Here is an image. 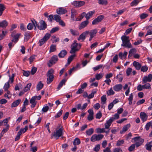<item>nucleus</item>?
Returning a JSON list of instances; mask_svg holds the SVG:
<instances>
[{
    "label": "nucleus",
    "instance_id": "43",
    "mask_svg": "<svg viewBox=\"0 0 152 152\" xmlns=\"http://www.w3.org/2000/svg\"><path fill=\"white\" fill-rule=\"evenodd\" d=\"M97 91L95 90H93L92 91L91 93L88 96V98L91 99L94 96V95L96 93Z\"/></svg>",
    "mask_w": 152,
    "mask_h": 152
},
{
    "label": "nucleus",
    "instance_id": "26",
    "mask_svg": "<svg viewBox=\"0 0 152 152\" xmlns=\"http://www.w3.org/2000/svg\"><path fill=\"white\" fill-rule=\"evenodd\" d=\"M20 35V34H17L15 35L13 37V39L12 40V42H14L15 43L17 42Z\"/></svg>",
    "mask_w": 152,
    "mask_h": 152
},
{
    "label": "nucleus",
    "instance_id": "55",
    "mask_svg": "<svg viewBox=\"0 0 152 152\" xmlns=\"http://www.w3.org/2000/svg\"><path fill=\"white\" fill-rule=\"evenodd\" d=\"M59 28L58 27H56L52 28L50 31V32L51 34L59 30Z\"/></svg>",
    "mask_w": 152,
    "mask_h": 152
},
{
    "label": "nucleus",
    "instance_id": "29",
    "mask_svg": "<svg viewBox=\"0 0 152 152\" xmlns=\"http://www.w3.org/2000/svg\"><path fill=\"white\" fill-rule=\"evenodd\" d=\"M66 81V80L65 79H63L61 80V81L59 83L57 87V89H58V90L60 89L62 86L63 85H64L65 84V83Z\"/></svg>",
    "mask_w": 152,
    "mask_h": 152
},
{
    "label": "nucleus",
    "instance_id": "11",
    "mask_svg": "<svg viewBox=\"0 0 152 152\" xmlns=\"http://www.w3.org/2000/svg\"><path fill=\"white\" fill-rule=\"evenodd\" d=\"M104 16L103 15H100L98 16L92 22V24L93 25L97 24L99 22H101L104 18Z\"/></svg>",
    "mask_w": 152,
    "mask_h": 152
},
{
    "label": "nucleus",
    "instance_id": "3",
    "mask_svg": "<svg viewBox=\"0 0 152 152\" xmlns=\"http://www.w3.org/2000/svg\"><path fill=\"white\" fill-rule=\"evenodd\" d=\"M54 70L53 69L49 70L47 74V83L48 84H49L51 83L53 80L54 75H53Z\"/></svg>",
    "mask_w": 152,
    "mask_h": 152
},
{
    "label": "nucleus",
    "instance_id": "17",
    "mask_svg": "<svg viewBox=\"0 0 152 152\" xmlns=\"http://www.w3.org/2000/svg\"><path fill=\"white\" fill-rule=\"evenodd\" d=\"M113 121V120L112 118H110L109 120L107 121L104 124L105 128L106 129H109Z\"/></svg>",
    "mask_w": 152,
    "mask_h": 152
},
{
    "label": "nucleus",
    "instance_id": "46",
    "mask_svg": "<svg viewBox=\"0 0 152 152\" xmlns=\"http://www.w3.org/2000/svg\"><path fill=\"white\" fill-rule=\"evenodd\" d=\"M136 51H137L136 49L134 48L130 49L129 52V57L130 56H132L133 54L136 53Z\"/></svg>",
    "mask_w": 152,
    "mask_h": 152
},
{
    "label": "nucleus",
    "instance_id": "54",
    "mask_svg": "<svg viewBox=\"0 0 152 152\" xmlns=\"http://www.w3.org/2000/svg\"><path fill=\"white\" fill-rule=\"evenodd\" d=\"M115 94L114 92L113 91L112 88H110V89L107 92V94L108 96L113 95Z\"/></svg>",
    "mask_w": 152,
    "mask_h": 152
},
{
    "label": "nucleus",
    "instance_id": "51",
    "mask_svg": "<svg viewBox=\"0 0 152 152\" xmlns=\"http://www.w3.org/2000/svg\"><path fill=\"white\" fill-rule=\"evenodd\" d=\"M7 31H2V33L0 35V40L2 39L6 35Z\"/></svg>",
    "mask_w": 152,
    "mask_h": 152
},
{
    "label": "nucleus",
    "instance_id": "57",
    "mask_svg": "<svg viewBox=\"0 0 152 152\" xmlns=\"http://www.w3.org/2000/svg\"><path fill=\"white\" fill-rule=\"evenodd\" d=\"M141 71L143 72H146L148 70V67L146 66H143L140 68Z\"/></svg>",
    "mask_w": 152,
    "mask_h": 152
},
{
    "label": "nucleus",
    "instance_id": "42",
    "mask_svg": "<svg viewBox=\"0 0 152 152\" xmlns=\"http://www.w3.org/2000/svg\"><path fill=\"white\" fill-rule=\"evenodd\" d=\"M76 55L75 54H73L71 55L69 57L68 59L67 64H69L72 61L74 57Z\"/></svg>",
    "mask_w": 152,
    "mask_h": 152
},
{
    "label": "nucleus",
    "instance_id": "4",
    "mask_svg": "<svg viewBox=\"0 0 152 152\" xmlns=\"http://www.w3.org/2000/svg\"><path fill=\"white\" fill-rule=\"evenodd\" d=\"M132 140H134L135 142L134 144L136 147H138L142 144L144 142V139L140 138V136L136 137L132 139Z\"/></svg>",
    "mask_w": 152,
    "mask_h": 152
},
{
    "label": "nucleus",
    "instance_id": "6",
    "mask_svg": "<svg viewBox=\"0 0 152 152\" xmlns=\"http://www.w3.org/2000/svg\"><path fill=\"white\" fill-rule=\"evenodd\" d=\"M63 129L60 128L59 129L56 130V132H54L53 134H52L51 138H52L53 137H54L56 138V139H58L60 137L63 135Z\"/></svg>",
    "mask_w": 152,
    "mask_h": 152
},
{
    "label": "nucleus",
    "instance_id": "56",
    "mask_svg": "<svg viewBox=\"0 0 152 152\" xmlns=\"http://www.w3.org/2000/svg\"><path fill=\"white\" fill-rule=\"evenodd\" d=\"M9 87L10 84L9 82H7V83H5L4 85L3 88L4 89V91H7L8 89L9 88Z\"/></svg>",
    "mask_w": 152,
    "mask_h": 152
},
{
    "label": "nucleus",
    "instance_id": "33",
    "mask_svg": "<svg viewBox=\"0 0 152 152\" xmlns=\"http://www.w3.org/2000/svg\"><path fill=\"white\" fill-rule=\"evenodd\" d=\"M8 25V23L6 20H3L0 22V27L2 28H6Z\"/></svg>",
    "mask_w": 152,
    "mask_h": 152
},
{
    "label": "nucleus",
    "instance_id": "59",
    "mask_svg": "<svg viewBox=\"0 0 152 152\" xmlns=\"http://www.w3.org/2000/svg\"><path fill=\"white\" fill-rule=\"evenodd\" d=\"M103 76V74L100 73L99 74H97L96 75V79L97 80H99Z\"/></svg>",
    "mask_w": 152,
    "mask_h": 152
},
{
    "label": "nucleus",
    "instance_id": "36",
    "mask_svg": "<svg viewBox=\"0 0 152 152\" xmlns=\"http://www.w3.org/2000/svg\"><path fill=\"white\" fill-rule=\"evenodd\" d=\"M86 12H83L80 14L79 16V18H77L76 19V21H80L85 16Z\"/></svg>",
    "mask_w": 152,
    "mask_h": 152
},
{
    "label": "nucleus",
    "instance_id": "14",
    "mask_svg": "<svg viewBox=\"0 0 152 152\" xmlns=\"http://www.w3.org/2000/svg\"><path fill=\"white\" fill-rule=\"evenodd\" d=\"M85 2L84 1H75L73 2L72 4L76 7H79L84 5Z\"/></svg>",
    "mask_w": 152,
    "mask_h": 152
},
{
    "label": "nucleus",
    "instance_id": "38",
    "mask_svg": "<svg viewBox=\"0 0 152 152\" xmlns=\"http://www.w3.org/2000/svg\"><path fill=\"white\" fill-rule=\"evenodd\" d=\"M56 50V45H52L50 47V52H53Z\"/></svg>",
    "mask_w": 152,
    "mask_h": 152
},
{
    "label": "nucleus",
    "instance_id": "50",
    "mask_svg": "<svg viewBox=\"0 0 152 152\" xmlns=\"http://www.w3.org/2000/svg\"><path fill=\"white\" fill-rule=\"evenodd\" d=\"M54 20L58 22L61 20V17L57 15H54Z\"/></svg>",
    "mask_w": 152,
    "mask_h": 152
},
{
    "label": "nucleus",
    "instance_id": "49",
    "mask_svg": "<svg viewBox=\"0 0 152 152\" xmlns=\"http://www.w3.org/2000/svg\"><path fill=\"white\" fill-rule=\"evenodd\" d=\"M98 3L100 4L106 5L107 4V0H99Z\"/></svg>",
    "mask_w": 152,
    "mask_h": 152
},
{
    "label": "nucleus",
    "instance_id": "8",
    "mask_svg": "<svg viewBox=\"0 0 152 152\" xmlns=\"http://www.w3.org/2000/svg\"><path fill=\"white\" fill-rule=\"evenodd\" d=\"M89 33V31H86L83 32L77 38V40L79 41L81 40L82 42L85 39L86 37Z\"/></svg>",
    "mask_w": 152,
    "mask_h": 152
},
{
    "label": "nucleus",
    "instance_id": "48",
    "mask_svg": "<svg viewBox=\"0 0 152 152\" xmlns=\"http://www.w3.org/2000/svg\"><path fill=\"white\" fill-rule=\"evenodd\" d=\"M143 88L144 89H150L151 88V85L149 83H147L143 85Z\"/></svg>",
    "mask_w": 152,
    "mask_h": 152
},
{
    "label": "nucleus",
    "instance_id": "44",
    "mask_svg": "<svg viewBox=\"0 0 152 152\" xmlns=\"http://www.w3.org/2000/svg\"><path fill=\"white\" fill-rule=\"evenodd\" d=\"M115 78L118 80L119 82H121L123 79V77L122 76L121 74L119 73V74L118 75L116 76Z\"/></svg>",
    "mask_w": 152,
    "mask_h": 152
},
{
    "label": "nucleus",
    "instance_id": "52",
    "mask_svg": "<svg viewBox=\"0 0 152 152\" xmlns=\"http://www.w3.org/2000/svg\"><path fill=\"white\" fill-rule=\"evenodd\" d=\"M10 77L9 80L8 82H9V83L10 82L12 83L14 81V78L15 77V75L14 74H12L11 77L10 75H9Z\"/></svg>",
    "mask_w": 152,
    "mask_h": 152
},
{
    "label": "nucleus",
    "instance_id": "47",
    "mask_svg": "<svg viewBox=\"0 0 152 152\" xmlns=\"http://www.w3.org/2000/svg\"><path fill=\"white\" fill-rule=\"evenodd\" d=\"M133 99V95L132 93H131V94H130V95L128 98L129 104V105H132Z\"/></svg>",
    "mask_w": 152,
    "mask_h": 152
},
{
    "label": "nucleus",
    "instance_id": "30",
    "mask_svg": "<svg viewBox=\"0 0 152 152\" xmlns=\"http://www.w3.org/2000/svg\"><path fill=\"white\" fill-rule=\"evenodd\" d=\"M152 147V141H151L146 144L145 148L147 150L150 151L151 150Z\"/></svg>",
    "mask_w": 152,
    "mask_h": 152
},
{
    "label": "nucleus",
    "instance_id": "35",
    "mask_svg": "<svg viewBox=\"0 0 152 152\" xmlns=\"http://www.w3.org/2000/svg\"><path fill=\"white\" fill-rule=\"evenodd\" d=\"M94 130L93 128H91L87 130L86 131V134L89 136L91 135L94 133Z\"/></svg>",
    "mask_w": 152,
    "mask_h": 152
},
{
    "label": "nucleus",
    "instance_id": "32",
    "mask_svg": "<svg viewBox=\"0 0 152 152\" xmlns=\"http://www.w3.org/2000/svg\"><path fill=\"white\" fill-rule=\"evenodd\" d=\"M97 33V29H94L92 30L89 31V34H90V36H92L94 37L96 36V34Z\"/></svg>",
    "mask_w": 152,
    "mask_h": 152
},
{
    "label": "nucleus",
    "instance_id": "10",
    "mask_svg": "<svg viewBox=\"0 0 152 152\" xmlns=\"http://www.w3.org/2000/svg\"><path fill=\"white\" fill-rule=\"evenodd\" d=\"M152 79V74H150L148 76H145L142 80V84H144L147 82H150Z\"/></svg>",
    "mask_w": 152,
    "mask_h": 152
},
{
    "label": "nucleus",
    "instance_id": "5",
    "mask_svg": "<svg viewBox=\"0 0 152 152\" xmlns=\"http://www.w3.org/2000/svg\"><path fill=\"white\" fill-rule=\"evenodd\" d=\"M104 137V135L102 134H94L91 138V141L92 142L99 141L102 139Z\"/></svg>",
    "mask_w": 152,
    "mask_h": 152
},
{
    "label": "nucleus",
    "instance_id": "39",
    "mask_svg": "<svg viewBox=\"0 0 152 152\" xmlns=\"http://www.w3.org/2000/svg\"><path fill=\"white\" fill-rule=\"evenodd\" d=\"M107 100L106 96L105 95H103L101 97V103L102 104H104L106 103Z\"/></svg>",
    "mask_w": 152,
    "mask_h": 152
},
{
    "label": "nucleus",
    "instance_id": "23",
    "mask_svg": "<svg viewBox=\"0 0 152 152\" xmlns=\"http://www.w3.org/2000/svg\"><path fill=\"white\" fill-rule=\"evenodd\" d=\"M95 11H90L86 14L85 17L86 20H88L92 16V15L94 13Z\"/></svg>",
    "mask_w": 152,
    "mask_h": 152
},
{
    "label": "nucleus",
    "instance_id": "62",
    "mask_svg": "<svg viewBox=\"0 0 152 152\" xmlns=\"http://www.w3.org/2000/svg\"><path fill=\"white\" fill-rule=\"evenodd\" d=\"M113 116V117H112L110 118V119H113V121L115 119H118V118H119V114L118 113H116Z\"/></svg>",
    "mask_w": 152,
    "mask_h": 152
},
{
    "label": "nucleus",
    "instance_id": "24",
    "mask_svg": "<svg viewBox=\"0 0 152 152\" xmlns=\"http://www.w3.org/2000/svg\"><path fill=\"white\" fill-rule=\"evenodd\" d=\"M67 53V52L66 50H62L58 54V56L60 58H64Z\"/></svg>",
    "mask_w": 152,
    "mask_h": 152
},
{
    "label": "nucleus",
    "instance_id": "22",
    "mask_svg": "<svg viewBox=\"0 0 152 152\" xmlns=\"http://www.w3.org/2000/svg\"><path fill=\"white\" fill-rule=\"evenodd\" d=\"M130 126V124H129L125 125L123 128L120 131L121 134H122L127 131Z\"/></svg>",
    "mask_w": 152,
    "mask_h": 152
},
{
    "label": "nucleus",
    "instance_id": "60",
    "mask_svg": "<svg viewBox=\"0 0 152 152\" xmlns=\"http://www.w3.org/2000/svg\"><path fill=\"white\" fill-rule=\"evenodd\" d=\"M21 134V133L20 131H19L18 132L17 135L15 138V141H18L20 139V136Z\"/></svg>",
    "mask_w": 152,
    "mask_h": 152
},
{
    "label": "nucleus",
    "instance_id": "19",
    "mask_svg": "<svg viewBox=\"0 0 152 152\" xmlns=\"http://www.w3.org/2000/svg\"><path fill=\"white\" fill-rule=\"evenodd\" d=\"M31 37V34L30 32H26L24 34L25 41H27L28 39Z\"/></svg>",
    "mask_w": 152,
    "mask_h": 152
},
{
    "label": "nucleus",
    "instance_id": "15",
    "mask_svg": "<svg viewBox=\"0 0 152 152\" xmlns=\"http://www.w3.org/2000/svg\"><path fill=\"white\" fill-rule=\"evenodd\" d=\"M140 117L143 122L147 120L148 115L145 113L141 112L140 114Z\"/></svg>",
    "mask_w": 152,
    "mask_h": 152
},
{
    "label": "nucleus",
    "instance_id": "31",
    "mask_svg": "<svg viewBox=\"0 0 152 152\" xmlns=\"http://www.w3.org/2000/svg\"><path fill=\"white\" fill-rule=\"evenodd\" d=\"M21 101L20 99H18L14 102L12 104L11 106L12 107H15L18 106L20 104Z\"/></svg>",
    "mask_w": 152,
    "mask_h": 152
},
{
    "label": "nucleus",
    "instance_id": "40",
    "mask_svg": "<svg viewBox=\"0 0 152 152\" xmlns=\"http://www.w3.org/2000/svg\"><path fill=\"white\" fill-rule=\"evenodd\" d=\"M80 143V139L78 138H75L73 142V144L74 145H78Z\"/></svg>",
    "mask_w": 152,
    "mask_h": 152
},
{
    "label": "nucleus",
    "instance_id": "7",
    "mask_svg": "<svg viewBox=\"0 0 152 152\" xmlns=\"http://www.w3.org/2000/svg\"><path fill=\"white\" fill-rule=\"evenodd\" d=\"M50 36L51 35L50 34H46L44 37L39 40V45L41 46L43 45L49 39Z\"/></svg>",
    "mask_w": 152,
    "mask_h": 152
},
{
    "label": "nucleus",
    "instance_id": "58",
    "mask_svg": "<svg viewBox=\"0 0 152 152\" xmlns=\"http://www.w3.org/2000/svg\"><path fill=\"white\" fill-rule=\"evenodd\" d=\"M106 129L105 128H103L102 129L98 128L96 129V132L97 133H102L105 132V129Z\"/></svg>",
    "mask_w": 152,
    "mask_h": 152
},
{
    "label": "nucleus",
    "instance_id": "25",
    "mask_svg": "<svg viewBox=\"0 0 152 152\" xmlns=\"http://www.w3.org/2000/svg\"><path fill=\"white\" fill-rule=\"evenodd\" d=\"M70 32L71 34L74 36H77L79 35L80 33L77 30L70 29Z\"/></svg>",
    "mask_w": 152,
    "mask_h": 152
},
{
    "label": "nucleus",
    "instance_id": "21",
    "mask_svg": "<svg viewBox=\"0 0 152 152\" xmlns=\"http://www.w3.org/2000/svg\"><path fill=\"white\" fill-rule=\"evenodd\" d=\"M30 103L31 104V107H34L37 104V102L36 101V99L35 97H32L30 100Z\"/></svg>",
    "mask_w": 152,
    "mask_h": 152
},
{
    "label": "nucleus",
    "instance_id": "27",
    "mask_svg": "<svg viewBox=\"0 0 152 152\" xmlns=\"http://www.w3.org/2000/svg\"><path fill=\"white\" fill-rule=\"evenodd\" d=\"M77 11L75 9H72L71 12V19L73 21H74L75 19L74 17L75 16L76 13H77Z\"/></svg>",
    "mask_w": 152,
    "mask_h": 152
},
{
    "label": "nucleus",
    "instance_id": "34",
    "mask_svg": "<svg viewBox=\"0 0 152 152\" xmlns=\"http://www.w3.org/2000/svg\"><path fill=\"white\" fill-rule=\"evenodd\" d=\"M43 86V84L42 83L41 81H39L37 86V91H39L42 88Z\"/></svg>",
    "mask_w": 152,
    "mask_h": 152
},
{
    "label": "nucleus",
    "instance_id": "61",
    "mask_svg": "<svg viewBox=\"0 0 152 152\" xmlns=\"http://www.w3.org/2000/svg\"><path fill=\"white\" fill-rule=\"evenodd\" d=\"M124 141L123 140H118L117 141L116 145L118 146H119L124 143Z\"/></svg>",
    "mask_w": 152,
    "mask_h": 152
},
{
    "label": "nucleus",
    "instance_id": "28",
    "mask_svg": "<svg viewBox=\"0 0 152 152\" xmlns=\"http://www.w3.org/2000/svg\"><path fill=\"white\" fill-rule=\"evenodd\" d=\"M57 12L58 14H64L66 12V11L64 9L60 8L57 10Z\"/></svg>",
    "mask_w": 152,
    "mask_h": 152
},
{
    "label": "nucleus",
    "instance_id": "63",
    "mask_svg": "<svg viewBox=\"0 0 152 152\" xmlns=\"http://www.w3.org/2000/svg\"><path fill=\"white\" fill-rule=\"evenodd\" d=\"M135 146L136 145L135 144H132L129 147L128 149L129 151L130 152L132 151L134 149Z\"/></svg>",
    "mask_w": 152,
    "mask_h": 152
},
{
    "label": "nucleus",
    "instance_id": "20",
    "mask_svg": "<svg viewBox=\"0 0 152 152\" xmlns=\"http://www.w3.org/2000/svg\"><path fill=\"white\" fill-rule=\"evenodd\" d=\"M123 87L122 85L121 84H117L113 86V89L116 91H120Z\"/></svg>",
    "mask_w": 152,
    "mask_h": 152
},
{
    "label": "nucleus",
    "instance_id": "2",
    "mask_svg": "<svg viewBox=\"0 0 152 152\" xmlns=\"http://www.w3.org/2000/svg\"><path fill=\"white\" fill-rule=\"evenodd\" d=\"M81 44L77 43V41L75 40L71 46V50L70 51V53L73 54L79 51L81 48Z\"/></svg>",
    "mask_w": 152,
    "mask_h": 152
},
{
    "label": "nucleus",
    "instance_id": "64",
    "mask_svg": "<svg viewBox=\"0 0 152 152\" xmlns=\"http://www.w3.org/2000/svg\"><path fill=\"white\" fill-rule=\"evenodd\" d=\"M113 152H123V151L121 148H115Z\"/></svg>",
    "mask_w": 152,
    "mask_h": 152
},
{
    "label": "nucleus",
    "instance_id": "41",
    "mask_svg": "<svg viewBox=\"0 0 152 152\" xmlns=\"http://www.w3.org/2000/svg\"><path fill=\"white\" fill-rule=\"evenodd\" d=\"M31 23L32 24V25L34 27V29H36V27H37V26H38V24L37 23V21L34 19H31Z\"/></svg>",
    "mask_w": 152,
    "mask_h": 152
},
{
    "label": "nucleus",
    "instance_id": "18",
    "mask_svg": "<svg viewBox=\"0 0 152 152\" xmlns=\"http://www.w3.org/2000/svg\"><path fill=\"white\" fill-rule=\"evenodd\" d=\"M133 64L136 69L138 70L140 69L142 66L139 63L136 61L133 62Z\"/></svg>",
    "mask_w": 152,
    "mask_h": 152
},
{
    "label": "nucleus",
    "instance_id": "12",
    "mask_svg": "<svg viewBox=\"0 0 152 152\" xmlns=\"http://www.w3.org/2000/svg\"><path fill=\"white\" fill-rule=\"evenodd\" d=\"M104 16L103 15H100L98 16L92 22V24L93 25L97 24L99 22H101L104 18Z\"/></svg>",
    "mask_w": 152,
    "mask_h": 152
},
{
    "label": "nucleus",
    "instance_id": "45",
    "mask_svg": "<svg viewBox=\"0 0 152 152\" xmlns=\"http://www.w3.org/2000/svg\"><path fill=\"white\" fill-rule=\"evenodd\" d=\"M52 42L54 43L59 41V39L58 37H56L55 36H53L51 37Z\"/></svg>",
    "mask_w": 152,
    "mask_h": 152
},
{
    "label": "nucleus",
    "instance_id": "13",
    "mask_svg": "<svg viewBox=\"0 0 152 152\" xmlns=\"http://www.w3.org/2000/svg\"><path fill=\"white\" fill-rule=\"evenodd\" d=\"M89 23L88 20H86L82 22L78 26V29L81 30L86 27Z\"/></svg>",
    "mask_w": 152,
    "mask_h": 152
},
{
    "label": "nucleus",
    "instance_id": "53",
    "mask_svg": "<svg viewBox=\"0 0 152 152\" xmlns=\"http://www.w3.org/2000/svg\"><path fill=\"white\" fill-rule=\"evenodd\" d=\"M140 1L139 0H134L131 3V6L132 7L136 5Z\"/></svg>",
    "mask_w": 152,
    "mask_h": 152
},
{
    "label": "nucleus",
    "instance_id": "9",
    "mask_svg": "<svg viewBox=\"0 0 152 152\" xmlns=\"http://www.w3.org/2000/svg\"><path fill=\"white\" fill-rule=\"evenodd\" d=\"M40 25H39L37 26V28L40 30H44L47 27V25L45 22L43 20H41L39 22Z\"/></svg>",
    "mask_w": 152,
    "mask_h": 152
},
{
    "label": "nucleus",
    "instance_id": "1",
    "mask_svg": "<svg viewBox=\"0 0 152 152\" xmlns=\"http://www.w3.org/2000/svg\"><path fill=\"white\" fill-rule=\"evenodd\" d=\"M121 39L123 43L121 44L122 46L128 48H132V45L130 42L129 37L125 35L121 37Z\"/></svg>",
    "mask_w": 152,
    "mask_h": 152
},
{
    "label": "nucleus",
    "instance_id": "37",
    "mask_svg": "<svg viewBox=\"0 0 152 152\" xmlns=\"http://www.w3.org/2000/svg\"><path fill=\"white\" fill-rule=\"evenodd\" d=\"M31 85V83H28L24 88L23 91H24V92H26L29 90L30 89Z\"/></svg>",
    "mask_w": 152,
    "mask_h": 152
},
{
    "label": "nucleus",
    "instance_id": "16",
    "mask_svg": "<svg viewBox=\"0 0 152 152\" xmlns=\"http://www.w3.org/2000/svg\"><path fill=\"white\" fill-rule=\"evenodd\" d=\"M58 60L57 56L56 55L53 56L49 60V63L51 64H55Z\"/></svg>",
    "mask_w": 152,
    "mask_h": 152
}]
</instances>
